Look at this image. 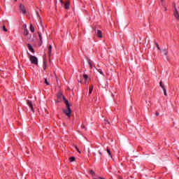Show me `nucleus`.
Returning <instances> with one entry per match:
<instances>
[{
    "mask_svg": "<svg viewBox=\"0 0 179 179\" xmlns=\"http://www.w3.org/2000/svg\"><path fill=\"white\" fill-rule=\"evenodd\" d=\"M57 97L59 99L63 98V101H64V103L66 104V107L67 108V110H63V113H64V114H66V115H67L69 117H71V113L72 112V110H71V105L69 104L68 100H66V98H65L61 93L58 94Z\"/></svg>",
    "mask_w": 179,
    "mask_h": 179,
    "instance_id": "f257e3e1",
    "label": "nucleus"
},
{
    "mask_svg": "<svg viewBox=\"0 0 179 179\" xmlns=\"http://www.w3.org/2000/svg\"><path fill=\"white\" fill-rule=\"evenodd\" d=\"M29 59L31 62V64H34V65H38V59H37L36 57L30 55L29 56Z\"/></svg>",
    "mask_w": 179,
    "mask_h": 179,
    "instance_id": "f03ea898",
    "label": "nucleus"
},
{
    "mask_svg": "<svg viewBox=\"0 0 179 179\" xmlns=\"http://www.w3.org/2000/svg\"><path fill=\"white\" fill-rule=\"evenodd\" d=\"M173 15L176 19H177V20H179L178 10H177V7L176 6V3H173Z\"/></svg>",
    "mask_w": 179,
    "mask_h": 179,
    "instance_id": "7ed1b4c3",
    "label": "nucleus"
},
{
    "mask_svg": "<svg viewBox=\"0 0 179 179\" xmlns=\"http://www.w3.org/2000/svg\"><path fill=\"white\" fill-rule=\"evenodd\" d=\"M27 104L29 108L34 113V108H33V102L31 101H27Z\"/></svg>",
    "mask_w": 179,
    "mask_h": 179,
    "instance_id": "20e7f679",
    "label": "nucleus"
},
{
    "mask_svg": "<svg viewBox=\"0 0 179 179\" xmlns=\"http://www.w3.org/2000/svg\"><path fill=\"white\" fill-rule=\"evenodd\" d=\"M20 10L22 12V13H23V15H25V13H26V8H24V6L20 4Z\"/></svg>",
    "mask_w": 179,
    "mask_h": 179,
    "instance_id": "39448f33",
    "label": "nucleus"
},
{
    "mask_svg": "<svg viewBox=\"0 0 179 179\" xmlns=\"http://www.w3.org/2000/svg\"><path fill=\"white\" fill-rule=\"evenodd\" d=\"M95 33L97 37H99V38H101V37H103V36L101 35V31L100 30L95 31Z\"/></svg>",
    "mask_w": 179,
    "mask_h": 179,
    "instance_id": "423d86ee",
    "label": "nucleus"
},
{
    "mask_svg": "<svg viewBox=\"0 0 179 179\" xmlns=\"http://www.w3.org/2000/svg\"><path fill=\"white\" fill-rule=\"evenodd\" d=\"M51 51H52V46L51 45H50L48 48V54L49 57H51Z\"/></svg>",
    "mask_w": 179,
    "mask_h": 179,
    "instance_id": "0eeeda50",
    "label": "nucleus"
},
{
    "mask_svg": "<svg viewBox=\"0 0 179 179\" xmlns=\"http://www.w3.org/2000/svg\"><path fill=\"white\" fill-rule=\"evenodd\" d=\"M27 47L29 51H31V52H34V49L33 48V46H31L30 43L27 44Z\"/></svg>",
    "mask_w": 179,
    "mask_h": 179,
    "instance_id": "6e6552de",
    "label": "nucleus"
},
{
    "mask_svg": "<svg viewBox=\"0 0 179 179\" xmlns=\"http://www.w3.org/2000/svg\"><path fill=\"white\" fill-rule=\"evenodd\" d=\"M160 51L163 54V55H167V54H169V52H167V50L166 49L161 50Z\"/></svg>",
    "mask_w": 179,
    "mask_h": 179,
    "instance_id": "1a4fd4ad",
    "label": "nucleus"
},
{
    "mask_svg": "<svg viewBox=\"0 0 179 179\" xmlns=\"http://www.w3.org/2000/svg\"><path fill=\"white\" fill-rule=\"evenodd\" d=\"M106 152L108 154V155L111 157V159H113V155H111V150H110L108 148H107Z\"/></svg>",
    "mask_w": 179,
    "mask_h": 179,
    "instance_id": "9d476101",
    "label": "nucleus"
},
{
    "mask_svg": "<svg viewBox=\"0 0 179 179\" xmlns=\"http://www.w3.org/2000/svg\"><path fill=\"white\" fill-rule=\"evenodd\" d=\"M64 8L65 9H69V1L64 3Z\"/></svg>",
    "mask_w": 179,
    "mask_h": 179,
    "instance_id": "9b49d317",
    "label": "nucleus"
},
{
    "mask_svg": "<svg viewBox=\"0 0 179 179\" xmlns=\"http://www.w3.org/2000/svg\"><path fill=\"white\" fill-rule=\"evenodd\" d=\"M94 88V87L93 85H91L90 87V89H89V94H92V92H93V89Z\"/></svg>",
    "mask_w": 179,
    "mask_h": 179,
    "instance_id": "f8f14e48",
    "label": "nucleus"
},
{
    "mask_svg": "<svg viewBox=\"0 0 179 179\" xmlns=\"http://www.w3.org/2000/svg\"><path fill=\"white\" fill-rule=\"evenodd\" d=\"M38 34L41 43H43V36H41V33L38 32Z\"/></svg>",
    "mask_w": 179,
    "mask_h": 179,
    "instance_id": "ddd939ff",
    "label": "nucleus"
},
{
    "mask_svg": "<svg viewBox=\"0 0 179 179\" xmlns=\"http://www.w3.org/2000/svg\"><path fill=\"white\" fill-rule=\"evenodd\" d=\"M24 36H27L29 34V30H27V29H24Z\"/></svg>",
    "mask_w": 179,
    "mask_h": 179,
    "instance_id": "4468645a",
    "label": "nucleus"
},
{
    "mask_svg": "<svg viewBox=\"0 0 179 179\" xmlns=\"http://www.w3.org/2000/svg\"><path fill=\"white\" fill-rule=\"evenodd\" d=\"M30 30L32 33H34V27L32 24L30 25Z\"/></svg>",
    "mask_w": 179,
    "mask_h": 179,
    "instance_id": "2eb2a0df",
    "label": "nucleus"
},
{
    "mask_svg": "<svg viewBox=\"0 0 179 179\" xmlns=\"http://www.w3.org/2000/svg\"><path fill=\"white\" fill-rule=\"evenodd\" d=\"M159 86L162 87V89H165L164 85H163V82L160 81Z\"/></svg>",
    "mask_w": 179,
    "mask_h": 179,
    "instance_id": "dca6fc26",
    "label": "nucleus"
},
{
    "mask_svg": "<svg viewBox=\"0 0 179 179\" xmlns=\"http://www.w3.org/2000/svg\"><path fill=\"white\" fill-rule=\"evenodd\" d=\"M155 45H156L157 48H158V50H159V51H162V49H160V46H159V43H155Z\"/></svg>",
    "mask_w": 179,
    "mask_h": 179,
    "instance_id": "f3484780",
    "label": "nucleus"
},
{
    "mask_svg": "<svg viewBox=\"0 0 179 179\" xmlns=\"http://www.w3.org/2000/svg\"><path fill=\"white\" fill-rule=\"evenodd\" d=\"M69 160H70V162H75L76 158H75V157H71L69 158Z\"/></svg>",
    "mask_w": 179,
    "mask_h": 179,
    "instance_id": "a211bd4d",
    "label": "nucleus"
},
{
    "mask_svg": "<svg viewBox=\"0 0 179 179\" xmlns=\"http://www.w3.org/2000/svg\"><path fill=\"white\" fill-rule=\"evenodd\" d=\"M96 71H98V72L101 74V75H103V71L101 69H96Z\"/></svg>",
    "mask_w": 179,
    "mask_h": 179,
    "instance_id": "6ab92c4d",
    "label": "nucleus"
},
{
    "mask_svg": "<svg viewBox=\"0 0 179 179\" xmlns=\"http://www.w3.org/2000/svg\"><path fill=\"white\" fill-rule=\"evenodd\" d=\"M83 78H84V79H85V80H87L89 76H88L87 74H85V75L83 76Z\"/></svg>",
    "mask_w": 179,
    "mask_h": 179,
    "instance_id": "aec40b11",
    "label": "nucleus"
},
{
    "mask_svg": "<svg viewBox=\"0 0 179 179\" xmlns=\"http://www.w3.org/2000/svg\"><path fill=\"white\" fill-rule=\"evenodd\" d=\"M90 173L92 176H94V174H95L94 171H93V170H90Z\"/></svg>",
    "mask_w": 179,
    "mask_h": 179,
    "instance_id": "412c9836",
    "label": "nucleus"
},
{
    "mask_svg": "<svg viewBox=\"0 0 179 179\" xmlns=\"http://www.w3.org/2000/svg\"><path fill=\"white\" fill-rule=\"evenodd\" d=\"M88 64H89V65H90V69H92V68H93V66L92 65V62L89 61V62H88Z\"/></svg>",
    "mask_w": 179,
    "mask_h": 179,
    "instance_id": "4be33fe9",
    "label": "nucleus"
},
{
    "mask_svg": "<svg viewBox=\"0 0 179 179\" xmlns=\"http://www.w3.org/2000/svg\"><path fill=\"white\" fill-rule=\"evenodd\" d=\"M163 90H164V94L165 96H167V90H166V88H164Z\"/></svg>",
    "mask_w": 179,
    "mask_h": 179,
    "instance_id": "5701e85b",
    "label": "nucleus"
},
{
    "mask_svg": "<svg viewBox=\"0 0 179 179\" xmlns=\"http://www.w3.org/2000/svg\"><path fill=\"white\" fill-rule=\"evenodd\" d=\"M45 85H47L48 86L50 85V83H48V81L47 80V78H45Z\"/></svg>",
    "mask_w": 179,
    "mask_h": 179,
    "instance_id": "b1692460",
    "label": "nucleus"
},
{
    "mask_svg": "<svg viewBox=\"0 0 179 179\" xmlns=\"http://www.w3.org/2000/svg\"><path fill=\"white\" fill-rule=\"evenodd\" d=\"M105 125H110V122H108V120H105Z\"/></svg>",
    "mask_w": 179,
    "mask_h": 179,
    "instance_id": "393cba45",
    "label": "nucleus"
},
{
    "mask_svg": "<svg viewBox=\"0 0 179 179\" xmlns=\"http://www.w3.org/2000/svg\"><path fill=\"white\" fill-rule=\"evenodd\" d=\"M3 31H8V29H6V27L5 26L3 27Z\"/></svg>",
    "mask_w": 179,
    "mask_h": 179,
    "instance_id": "a878e982",
    "label": "nucleus"
},
{
    "mask_svg": "<svg viewBox=\"0 0 179 179\" xmlns=\"http://www.w3.org/2000/svg\"><path fill=\"white\" fill-rule=\"evenodd\" d=\"M160 1H161L160 3L162 5H164V0H160Z\"/></svg>",
    "mask_w": 179,
    "mask_h": 179,
    "instance_id": "bb28decb",
    "label": "nucleus"
},
{
    "mask_svg": "<svg viewBox=\"0 0 179 179\" xmlns=\"http://www.w3.org/2000/svg\"><path fill=\"white\" fill-rule=\"evenodd\" d=\"M23 29H24H24H27V25L24 24V25H23Z\"/></svg>",
    "mask_w": 179,
    "mask_h": 179,
    "instance_id": "cd10ccee",
    "label": "nucleus"
},
{
    "mask_svg": "<svg viewBox=\"0 0 179 179\" xmlns=\"http://www.w3.org/2000/svg\"><path fill=\"white\" fill-rule=\"evenodd\" d=\"M76 150L78 152V153H81V152H80V150H79V148H78V147H76Z\"/></svg>",
    "mask_w": 179,
    "mask_h": 179,
    "instance_id": "c85d7f7f",
    "label": "nucleus"
},
{
    "mask_svg": "<svg viewBox=\"0 0 179 179\" xmlns=\"http://www.w3.org/2000/svg\"><path fill=\"white\" fill-rule=\"evenodd\" d=\"M155 115H157V117H159V113L158 112H156Z\"/></svg>",
    "mask_w": 179,
    "mask_h": 179,
    "instance_id": "c756f323",
    "label": "nucleus"
},
{
    "mask_svg": "<svg viewBox=\"0 0 179 179\" xmlns=\"http://www.w3.org/2000/svg\"><path fill=\"white\" fill-rule=\"evenodd\" d=\"M36 15H37L38 17L40 18V14H38V13H36Z\"/></svg>",
    "mask_w": 179,
    "mask_h": 179,
    "instance_id": "7c9ffc66",
    "label": "nucleus"
},
{
    "mask_svg": "<svg viewBox=\"0 0 179 179\" xmlns=\"http://www.w3.org/2000/svg\"><path fill=\"white\" fill-rule=\"evenodd\" d=\"M81 128L85 129V125H81Z\"/></svg>",
    "mask_w": 179,
    "mask_h": 179,
    "instance_id": "2f4dec72",
    "label": "nucleus"
},
{
    "mask_svg": "<svg viewBox=\"0 0 179 179\" xmlns=\"http://www.w3.org/2000/svg\"><path fill=\"white\" fill-rule=\"evenodd\" d=\"M43 69H47V66L45 65L44 67H43Z\"/></svg>",
    "mask_w": 179,
    "mask_h": 179,
    "instance_id": "473e14b6",
    "label": "nucleus"
},
{
    "mask_svg": "<svg viewBox=\"0 0 179 179\" xmlns=\"http://www.w3.org/2000/svg\"><path fill=\"white\" fill-rule=\"evenodd\" d=\"M61 3H64V1L60 0Z\"/></svg>",
    "mask_w": 179,
    "mask_h": 179,
    "instance_id": "72a5a7b5",
    "label": "nucleus"
},
{
    "mask_svg": "<svg viewBox=\"0 0 179 179\" xmlns=\"http://www.w3.org/2000/svg\"><path fill=\"white\" fill-rule=\"evenodd\" d=\"M99 155H103V153H101V152H99Z\"/></svg>",
    "mask_w": 179,
    "mask_h": 179,
    "instance_id": "f704fd0d",
    "label": "nucleus"
},
{
    "mask_svg": "<svg viewBox=\"0 0 179 179\" xmlns=\"http://www.w3.org/2000/svg\"><path fill=\"white\" fill-rule=\"evenodd\" d=\"M165 10H167V8H165Z\"/></svg>",
    "mask_w": 179,
    "mask_h": 179,
    "instance_id": "c9c22d12",
    "label": "nucleus"
},
{
    "mask_svg": "<svg viewBox=\"0 0 179 179\" xmlns=\"http://www.w3.org/2000/svg\"><path fill=\"white\" fill-rule=\"evenodd\" d=\"M15 2H16V1H17V0H15Z\"/></svg>",
    "mask_w": 179,
    "mask_h": 179,
    "instance_id": "e433bc0d",
    "label": "nucleus"
},
{
    "mask_svg": "<svg viewBox=\"0 0 179 179\" xmlns=\"http://www.w3.org/2000/svg\"><path fill=\"white\" fill-rule=\"evenodd\" d=\"M178 159H179V157H178Z\"/></svg>",
    "mask_w": 179,
    "mask_h": 179,
    "instance_id": "4c0bfd02",
    "label": "nucleus"
}]
</instances>
